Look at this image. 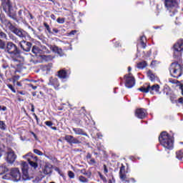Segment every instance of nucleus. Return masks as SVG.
I'll use <instances>...</instances> for the list:
<instances>
[{"mask_svg":"<svg viewBox=\"0 0 183 183\" xmlns=\"http://www.w3.org/2000/svg\"><path fill=\"white\" fill-rule=\"evenodd\" d=\"M4 51L9 54L13 62H17L16 66L20 68L21 62H24V57L21 56V51L16 44L12 41H7L6 47L4 46Z\"/></svg>","mask_w":183,"mask_h":183,"instance_id":"1","label":"nucleus"},{"mask_svg":"<svg viewBox=\"0 0 183 183\" xmlns=\"http://www.w3.org/2000/svg\"><path fill=\"white\" fill-rule=\"evenodd\" d=\"M159 141L162 146L168 149H172L174 142L172 137L167 132H162L159 137Z\"/></svg>","mask_w":183,"mask_h":183,"instance_id":"2","label":"nucleus"},{"mask_svg":"<svg viewBox=\"0 0 183 183\" xmlns=\"http://www.w3.org/2000/svg\"><path fill=\"white\" fill-rule=\"evenodd\" d=\"M170 75L174 78H179L183 74V65L178 62H173L170 64Z\"/></svg>","mask_w":183,"mask_h":183,"instance_id":"3","label":"nucleus"},{"mask_svg":"<svg viewBox=\"0 0 183 183\" xmlns=\"http://www.w3.org/2000/svg\"><path fill=\"white\" fill-rule=\"evenodd\" d=\"M3 6L4 11L6 13V14L11 19L15 21H17L16 14L14 11L13 6L10 3V0H1Z\"/></svg>","mask_w":183,"mask_h":183,"instance_id":"4","label":"nucleus"},{"mask_svg":"<svg viewBox=\"0 0 183 183\" xmlns=\"http://www.w3.org/2000/svg\"><path fill=\"white\" fill-rule=\"evenodd\" d=\"M183 51V40H179L173 46V57L177 58L182 56Z\"/></svg>","mask_w":183,"mask_h":183,"instance_id":"5","label":"nucleus"},{"mask_svg":"<svg viewBox=\"0 0 183 183\" xmlns=\"http://www.w3.org/2000/svg\"><path fill=\"white\" fill-rule=\"evenodd\" d=\"M165 6L174 14L177 12V8L179 6V2L176 0H165Z\"/></svg>","mask_w":183,"mask_h":183,"instance_id":"6","label":"nucleus"},{"mask_svg":"<svg viewBox=\"0 0 183 183\" xmlns=\"http://www.w3.org/2000/svg\"><path fill=\"white\" fill-rule=\"evenodd\" d=\"M24 159H26V160H28L29 163L30 164V165L34 168V169H36V168H38V157L33 155L31 153H29L24 156H23Z\"/></svg>","mask_w":183,"mask_h":183,"instance_id":"7","label":"nucleus"},{"mask_svg":"<svg viewBox=\"0 0 183 183\" xmlns=\"http://www.w3.org/2000/svg\"><path fill=\"white\" fill-rule=\"evenodd\" d=\"M139 90L144 93H148L149 92L152 94H154V92L159 94V86L158 84H154L152 86L148 85L147 87L143 86L139 88Z\"/></svg>","mask_w":183,"mask_h":183,"instance_id":"8","label":"nucleus"},{"mask_svg":"<svg viewBox=\"0 0 183 183\" xmlns=\"http://www.w3.org/2000/svg\"><path fill=\"white\" fill-rule=\"evenodd\" d=\"M126 77V83L125 86L128 89L132 88L135 85V80L134 77L132 76V73H129V74L125 75Z\"/></svg>","mask_w":183,"mask_h":183,"instance_id":"9","label":"nucleus"},{"mask_svg":"<svg viewBox=\"0 0 183 183\" xmlns=\"http://www.w3.org/2000/svg\"><path fill=\"white\" fill-rule=\"evenodd\" d=\"M28 168H29V165L26 162H21V169H22V179L24 181L29 180V173H28Z\"/></svg>","mask_w":183,"mask_h":183,"instance_id":"10","label":"nucleus"},{"mask_svg":"<svg viewBox=\"0 0 183 183\" xmlns=\"http://www.w3.org/2000/svg\"><path fill=\"white\" fill-rule=\"evenodd\" d=\"M10 175L13 178L14 182H19L21 179V174L19 172V169L18 168L11 169Z\"/></svg>","mask_w":183,"mask_h":183,"instance_id":"11","label":"nucleus"},{"mask_svg":"<svg viewBox=\"0 0 183 183\" xmlns=\"http://www.w3.org/2000/svg\"><path fill=\"white\" fill-rule=\"evenodd\" d=\"M19 46L23 49V51L29 52L32 47V43L30 41L22 40L19 42Z\"/></svg>","mask_w":183,"mask_h":183,"instance_id":"12","label":"nucleus"},{"mask_svg":"<svg viewBox=\"0 0 183 183\" xmlns=\"http://www.w3.org/2000/svg\"><path fill=\"white\" fill-rule=\"evenodd\" d=\"M6 162L9 164H13L16 159V155L14 152H8L6 153Z\"/></svg>","mask_w":183,"mask_h":183,"instance_id":"13","label":"nucleus"},{"mask_svg":"<svg viewBox=\"0 0 183 183\" xmlns=\"http://www.w3.org/2000/svg\"><path fill=\"white\" fill-rule=\"evenodd\" d=\"M65 140L70 144H79L81 142L71 135H66Z\"/></svg>","mask_w":183,"mask_h":183,"instance_id":"14","label":"nucleus"},{"mask_svg":"<svg viewBox=\"0 0 183 183\" xmlns=\"http://www.w3.org/2000/svg\"><path fill=\"white\" fill-rule=\"evenodd\" d=\"M136 117L143 119L147 117V110L145 109H137L135 112Z\"/></svg>","mask_w":183,"mask_h":183,"instance_id":"15","label":"nucleus"},{"mask_svg":"<svg viewBox=\"0 0 183 183\" xmlns=\"http://www.w3.org/2000/svg\"><path fill=\"white\" fill-rule=\"evenodd\" d=\"M48 85L51 86L54 89H57L58 87L59 86V83L58 81V79H56V77H50L48 82Z\"/></svg>","mask_w":183,"mask_h":183,"instance_id":"16","label":"nucleus"},{"mask_svg":"<svg viewBox=\"0 0 183 183\" xmlns=\"http://www.w3.org/2000/svg\"><path fill=\"white\" fill-rule=\"evenodd\" d=\"M0 21L5 26H7V28H11L12 26L11 23L6 19L5 15L3 14H0Z\"/></svg>","mask_w":183,"mask_h":183,"instance_id":"17","label":"nucleus"},{"mask_svg":"<svg viewBox=\"0 0 183 183\" xmlns=\"http://www.w3.org/2000/svg\"><path fill=\"white\" fill-rule=\"evenodd\" d=\"M43 173L46 175L51 174L52 173V166L50 163H46L43 168Z\"/></svg>","mask_w":183,"mask_h":183,"instance_id":"18","label":"nucleus"},{"mask_svg":"<svg viewBox=\"0 0 183 183\" xmlns=\"http://www.w3.org/2000/svg\"><path fill=\"white\" fill-rule=\"evenodd\" d=\"M72 130L76 135H81V136H84V137L88 136V134L82 129L72 128Z\"/></svg>","mask_w":183,"mask_h":183,"instance_id":"19","label":"nucleus"},{"mask_svg":"<svg viewBox=\"0 0 183 183\" xmlns=\"http://www.w3.org/2000/svg\"><path fill=\"white\" fill-rule=\"evenodd\" d=\"M49 49L54 52L57 53L60 56L64 55L62 49L58 48L57 46H49Z\"/></svg>","mask_w":183,"mask_h":183,"instance_id":"20","label":"nucleus"},{"mask_svg":"<svg viewBox=\"0 0 183 183\" xmlns=\"http://www.w3.org/2000/svg\"><path fill=\"white\" fill-rule=\"evenodd\" d=\"M13 32L20 38L25 37L26 36L25 31L19 29H14Z\"/></svg>","mask_w":183,"mask_h":183,"instance_id":"21","label":"nucleus"},{"mask_svg":"<svg viewBox=\"0 0 183 183\" xmlns=\"http://www.w3.org/2000/svg\"><path fill=\"white\" fill-rule=\"evenodd\" d=\"M28 14H29V10H26V9H24L23 10H19V16L21 19L27 17Z\"/></svg>","mask_w":183,"mask_h":183,"instance_id":"22","label":"nucleus"},{"mask_svg":"<svg viewBox=\"0 0 183 183\" xmlns=\"http://www.w3.org/2000/svg\"><path fill=\"white\" fill-rule=\"evenodd\" d=\"M58 76L61 79H65L68 78V74L65 69L59 70L58 71Z\"/></svg>","mask_w":183,"mask_h":183,"instance_id":"23","label":"nucleus"},{"mask_svg":"<svg viewBox=\"0 0 183 183\" xmlns=\"http://www.w3.org/2000/svg\"><path fill=\"white\" fill-rule=\"evenodd\" d=\"M147 75L149 77V79H150V81H155V79L157 78V76H155V74L152 72V71L149 70L147 72Z\"/></svg>","mask_w":183,"mask_h":183,"instance_id":"24","label":"nucleus"},{"mask_svg":"<svg viewBox=\"0 0 183 183\" xmlns=\"http://www.w3.org/2000/svg\"><path fill=\"white\" fill-rule=\"evenodd\" d=\"M9 172V169L5 164L0 166V174H4Z\"/></svg>","mask_w":183,"mask_h":183,"instance_id":"25","label":"nucleus"},{"mask_svg":"<svg viewBox=\"0 0 183 183\" xmlns=\"http://www.w3.org/2000/svg\"><path fill=\"white\" fill-rule=\"evenodd\" d=\"M147 66V63L145 61H139L137 63V69H144Z\"/></svg>","mask_w":183,"mask_h":183,"instance_id":"26","label":"nucleus"},{"mask_svg":"<svg viewBox=\"0 0 183 183\" xmlns=\"http://www.w3.org/2000/svg\"><path fill=\"white\" fill-rule=\"evenodd\" d=\"M41 59L43 60H44L46 62H49V61L54 59V56H51V55H42L41 56Z\"/></svg>","mask_w":183,"mask_h":183,"instance_id":"27","label":"nucleus"},{"mask_svg":"<svg viewBox=\"0 0 183 183\" xmlns=\"http://www.w3.org/2000/svg\"><path fill=\"white\" fill-rule=\"evenodd\" d=\"M145 41H146V37L144 36H140L139 43L142 45V48L144 49L146 48Z\"/></svg>","mask_w":183,"mask_h":183,"instance_id":"28","label":"nucleus"},{"mask_svg":"<svg viewBox=\"0 0 183 183\" xmlns=\"http://www.w3.org/2000/svg\"><path fill=\"white\" fill-rule=\"evenodd\" d=\"M119 177L122 182H129L130 179L124 174H120Z\"/></svg>","mask_w":183,"mask_h":183,"instance_id":"29","label":"nucleus"},{"mask_svg":"<svg viewBox=\"0 0 183 183\" xmlns=\"http://www.w3.org/2000/svg\"><path fill=\"white\" fill-rule=\"evenodd\" d=\"M176 157L178 159H182L183 158V149L182 150H179L176 153Z\"/></svg>","mask_w":183,"mask_h":183,"instance_id":"30","label":"nucleus"},{"mask_svg":"<svg viewBox=\"0 0 183 183\" xmlns=\"http://www.w3.org/2000/svg\"><path fill=\"white\" fill-rule=\"evenodd\" d=\"M40 49L38 47V46H33L32 52L33 54L37 55L39 53H40Z\"/></svg>","mask_w":183,"mask_h":183,"instance_id":"31","label":"nucleus"},{"mask_svg":"<svg viewBox=\"0 0 183 183\" xmlns=\"http://www.w3.org/2000/svg\"><path fill=\"white\" fill-rule=\"evenodd\" d=\"M79 181L81 183H88L89 182L88 179L84 176H79Z\"/></svg>","mask_w":183,"mask_h":183,"instance_id":"32","label":"nucleus"},{"mask_svg":"<svg viewBox=\"0 0 183 183\" xmlns=\"http://www.w3.org/2000/svg\"><path fill=\"white\" fill-rule=\"evenodd\" d=\"M67 175L69 176V178H70V179L75 178V174L72 171H69L67 173Z\"/></svg>","mask_w":183,"mask_h":183,"instance_id":"33","label":"nucleus"},{"mask_svg":"<svg viewBox=\"0 0 183 183\" xmlns=\"http://www.w3.org/2000/svg\"><path fill=\"white\" fill-rule=\"evenodd\" d=\"M6 124L4 122L0 121V129L2 130H4L6 129Z\"/></svg>","mask_w":183,"mask_h":183,"instance_id":"34","label":"nucleus"},{"mask_svg":"<svg viewBox=\"0 0 183 183\" xmlns=\"http://www.w3.org/2000/svg\"><path fill=\"white\" fill-rule=\"evenodd\" d=\"M33 152L39 156H42L44 154L42 152H40V150H38V149H34V150H33Z\"/></svg>","mask_w":183,"mask_h":183,"instance_id":"35","label":"nucleus"},{"mask_svg":"<svg viewBox=\"0 0 183 183\" xmlns=\"http://www.w3.org/2000/svg\"><path fill=\"white\" fill-rule=\"evenodd\" d=\"M6 46L5 41L0 39V49H4Z\"/></svg>","mask_w":183,"mask_h":183,"instance_id":"36","label":"nucleus"},{"mask_svg":"<svg viewBox=\"0 0 183 183\" xmlns=\"http://www.w3.org/2000/svg\"><path fill=\"white\" fill-rule=\"evenodd\" d=\"M44 26L46 28V29L48 31L49 33H51V28L49 24H47L46 23H44Z\"/></svg>","mask_w":183,"mask_h":183,"instance_id":"37","label":"nucleus"},{"mask_svg":"<svg viewBox=\"0 0 183 183\" xmlns=\"http://www.w3.org/2000/svg\"><path fill=\"white\" fill-rule=\"evenodd\" d=\"M7 86L9 89L11 90L12 92L16 93V89L14 88V86L11 84H7Z\"/></svg>","mask_w":183,"mask_h":183,"instance_id":"38","label":"nucleus"},{"mask_svg":"<svg viewBox=\"0 0 183 183\" xmlns=\"http://www.w3.org/2000/svg\"><path fill=\"white\" fill-rule=\"evenodd\" d=\"M125 172V167L122 165L120 168L119 174H124Z\"/></svg>","mask_w":183,"mask_h":183,"instance_id":"39","label":"nucleus"},{"mask_svg":"<svg viewBox=\"0 0 183 183\" xmlns=\"http://www.w3.org/2000/svg\"><path fill=\"white\" fill-rule=\"evenodd\" d=\"M56 21L59 24H64L65 22V19L64 18H58Z\"/></svg>","mask_w":183,"mask_h":183,"instance_id":"40","label":"nucleus"},{"mask_svg":"<svg viewBox=\"0 0 183 183\" xmlns=\"http://www.w3.org/2000/svg\"><path fill=\"white\" fill-rule=\"evenodd\" d=\"M81 173L83 174V175H86V176H87V177H91V173H87L85 170H81Z\"/></svg>","mask_w":183,"mask_h":183,"instance_id":"41","label":"nucleus"},{"mask_svg":"<svg viewBox=\"0 0 183 183\" xmlns=\"http://www.w3.org/2000/svg\"><path fill=\"white\" fill-rule=\"evenodd\" d=\"M2 179H5V180H9V179H10V175L8 174H5V175H4V176L2 177Z\"/></svg>","mask_w":183,"mask_h":183,"instance_id":"42","label":"nucleus"},{"mask_svg":"<svg viewBox=\"0 0 183 183\" xmlns=\"http://www.w3.org/2000/svg\"><path fill=\"white\" fill-rule=\"evenodd\" d=\"M181 89H182V94L183 95V87L182 86L181 87ZM178 102L179 104H182L183 105V98L179 99Z\"/></svg>","mask_w":183,"mask_h":183,"instance_id":"43","label":"nucleus"},{"mask_svg":"<svg viewBox=\"0 0 183 183\" xmlns=\"http://www.w3.org/2000/svg\"><path fill=\"white\" fill-rule=\"evenodd\" d=\"M103 168L104 169V174L107 175L109 172L107 165L106 164L103 165Z\"/></svg>","mask_w":183,"mask_h":183,"instance_id":"44","label":"nucleus"},{"mask_svg":"<svg viewBox=\"0 0 183 183\" xmlns=\"http://www.w3.org/2000/svg\"><path fill=\"white\" fill-rule=\"evenodd\" d=\"M99 177H100V178H101L102 180H103V181H104V182L107 181L106 177H105L104 175H102L100 172H99Z\"/></svg>","mask_w":183,"mask_h":183,"instance_id":"45","label":"nucleus"},{"mask_svg":"<svg viewBox=\"0 0 183 183\" xmlns=\"http://www.w3.org/2000/svg\"><path fill=\"white\" fill-rule=\"evenodd\" d=\"M76 30L71 31L70 33H69V36L75 35L76 34Z\"/></svg>","mask_w":183,"mask_h":183,"instance_id":"46","label":"nucleus"},{"mask_svg":"<svg viewBox=\"0 0 183 183\" xmlns=\"http://www.w3.org/2000/svg\"><path fill=\"white\" fill-rule=\"evenodd\" d=\"M45 124L48 127H51L54 124L51 122H45Z\"/></svg>","mask_w":183,"mask_h":183,"instance_id":"47","label":"nucleus"},{"mask_svg":"<svg viewBox=\"0 0 183 183\" xmlns=\"http://www.w3.org/2000/svg\"><path fill=\"white\" fill-rule=\"evenodd\" d=\"M29 87H31L34 90H36L37 89L36 86H34L31 84H28Z\"/></svg>","mask_w":183,"mask_h":183,"instance_id":"48","label":"nucleus"},{"mask_svg":"<svg viewBox=\"0 0 183 183\" xmlns=\"http://www.w3.org/2000/svg\"><path fill=\"white\" fill-rule=\"evenodd\" d=\"M33 115L34 116V119H36V123H39V118L38 116H36V114L35 113H33Z\"/></svg>","mask_w":183,"mask_h":183,"instance_id":"49","label":"nucleus"},{"mask_svg":"<svg viewBox=\"0 0 183 183\" xmlns=\"http://www.w3.org/2000/svg\"><path fill=\"white\" fill-rule=\"evenodd\" d=\"M8 68H9V66L8 64H3V65H2V69H8Z\"/></svg>","mask_w":183,"mask_h":183,"instance_id":"50","label":"nucleus"},{"mask_svg":"<svg viewBox=\"0 0 183 183\" xmlns=\"http://www.w3.org/2000/svg\"><path fill=\"white\" fill-rule=\"evenodd\" d=\"M31 134L33 135V137H34V139H37V136L36 135V134L34 132H31Z\"/></svg>","mask_w":183,"mask_h":183,"instance_id":"51","label":"nucleus"},{"mask_svg":"<svg viewBox=\"0 0 183 183\" xmlns=\"http://www.w3.org/2000/svg\"><path fill=\"white\" fill-rule=\"evenodd\" d=\"M53 32H54L55 34H58L59 30L57 29H53Z\"/></svg>","mask_w":183,"mask_h":183,"instance_id":"52","label":"nucleus"},{"mask_svg":"<svg viewBox=\"0 0 183 183\" xmlns=\"http://www.w3.org/2000/svg\"><path fill=\"white\" fill-rule=\"evenodd\" d=\"M51 19H52L53 20H56V16L54 14H51L50 16Z\"/></svg>","mask_w":183,"mask_h":183,"instance_id":"53","label":"nucleus"},{"mask_svg":"<svg viewBox=\"0 0 183 183\" xmlns=\"http://www.w3.org/2000/svg\"><path fill=\"white\" fill-rule=\"evenodd\" d=\"M31 112H35V108H34V104L31 105Z\"/></svg>","mask_w":183,"mask_h":183,"instance_id":"54","label":"nucleus"},{"mask_svg":"<svg viewBox=\"0 0 183 183\" xmlns=\"http://www.w3.org/2000/svg\"><path fill=\"white\" fill-rule=\"evenodd\" d=\"M90 162H91V164H94V163H96V162H95V160H94V159H92L90 160Z\"/></svg>","mask_w":183,"mask_h":183,"instance_id":"55","label":"nucleus"},{"mask_svg":"<svg viewBox=\"0 0 183 183\" xmlns=\"http://www.w3.org/2000/svg\"><path fill=\"white\" fill-rule=\"evenodd\" d=\"M6 109H7L6 107H3L1 108V110H2V111H6Z\"/></svg>","mask_w":183,"mask_h":183,"instance_id":"56","label":"nucleus"},{"mask_svg":"<svg viewBox=\"0 0 183 183\" xmlns=\"http://www.w3.org/2000/svg\"><path fill=\"white\" fill-rule=\"evenodd\" d=\"M155 61H152V63H151V66H154L155 65Z\"/></svg>","mask_w":183,"mask_h":183,"instance_id":"57","label":"nucleus"},{"mask_svg":"<svg viewBox=\"0 0 183 183\" xmlns=\"http://www.w3.org/2000/svg\"><path fill=\"white\" fill-rule=\"evenodd\" d=\"M29 29H31V30L32 31L33 34H35V31H34V29L33 28L29 27Z\"/></svg>","mask_w":183,"mask_h":183,"instance_id":"58","label":"nucleus"},{"mask_svg":"<svg viewBox=\"0 0 183 183\" xmlns=\"http://www.w3.org/2000/svg\"><path fill=\"white\" fill-rule=\"evenodd\" d=\"M28 15H29L31 19H34L33 16H32L30 13L28 14Z\"/></svg>","mask_w":183,"mask_h":183,"instance_id":"59","label":"nucleus"},{"mask_svg":"<svg viewBox=\"0 0 183 183\" xmlns=\"http://www.w3.org/2000/svg\"><path fill=\"white\" fill-rule=\"evenodd\" d=\"M16 85H17L18 86H21V84L20 82H17V83H16Z\"/></svg>","mask_w":183,"mask_h":183,"instance_id":"60","label":"nucleus"},{"mask_svg":"<svg viewBox=\"0 0 183 183\" xmlns=\"http://www.w3.org/2000/svg\"><path fill=\"white\" fill-rule=\"evenodd\" d=\"M129 181H132V182H135V179H134V178L129 179Z\"/></svg>","mask_w":183,"mask_h":183,"instance_id":"61","label":"nucleus"},{"mask_svg":"<svg viewBox=\"0 0 183 183\" xmlns=\"http://www.w3.org/2000/svg\"><path fill=\"white\" fill-rule=\"evenodd\" d=\"M86 158L87 159H90L91 158V155L89 154H88Z\"/></svg>","mask_w":183,"mask_h":183,"instance_id":"62","label":"nucleus"},{"mask_svg":"<svg viewBox=\"0 0 183 183\" xmlns=\"http://www.w3.org/2000/svg\"><path fill=\"white\" fill-rule=\"evenodd\" d=\"M131 70H132V67H131V66H129V68H128V71H129V72H130V71H131Z\"/></svg>","mask_w":183,"mask_h":183,"instance_id":"63","label":"nucleus"},{"mask_svg":"<svg viewBox=\"0 0 183 183\" xmlns=\"http://www.w3.org/2000/svg\"><path fill=\"white\" fill-rule=\"evenodd\" d=\"M51 129H54V130L56 129V128L55 127H51Z\"/></svg>","mask_w":183,"mask_h":183,"instance_id":"64","label":"nucleus"}]
</instances>
